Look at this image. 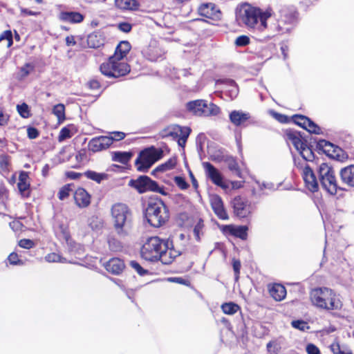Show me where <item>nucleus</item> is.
Masks as SVG:
<instances>
[{"label": "nucleus", "mask_w": 354, "mask_h": 354, "mask_svg": "<svg viewBox=\"0 0 354 354\" xmlns=\"http://www.w3.org/2000/svg\"><path fill=\"white\" fill-rule=\"evenodd\" d=\"M267 349L269 353L272 354H276L278 352L279 350V346L278 344L274 341L269 342L267 344Z\"/></svg>", "instance_id": "680f3d73"}, {"label": "nucleus", "mask_w": 354, "mask_h": 354, "mask_svg": "<svg viewBox=\"0 0 354 354\" xmlns=\"http://www.w3.org/2000/svg\"><path fill=\"white\" fill-rule=\"evenodd\" d=\"M265 30L268 31L266 37L270 39L275 36L279 35L281 29L279 27V24L276 23V21L272 23H268V20H266L265 27L262 29H259V31L260 32H263Z\"/></svg>", "instance_id": "c756f323"}, {"label": "nucleus", "mask_w": 354, "mask_h": 354, "mask_svg": "<svg viewBox=\"0 0 354 354\" xmlns=\"http://www.w3.org/2000/svg\"><path fill=\"white\" fill-rule=\"evenodd\" d=\"M310 133H315V134H320L321 133V129L320 127L316 124L313 121H312L310 119L309 120V122L308 124L307 128L306 129Z\"/></svg>", "instance_id": "8fccbe9b"}, {"label": "nucleus", "mask_w": 354, "mask_h": 354, "mask_svg": "<svg viewBox=\"0 0 354 354\" xmlns=\"http://www.w3.org/2000/svg\"><path fill=\"white\" fill-rule=\"evenodd\" d=\"M17 187L21 194L24 197H28L30 194V183H18Z\"/></svg>", "instance_id": "09e8293b"}, {"label": "nucleus", "mask_w": 354, "mask_h": 354, "mask_svg": "<svg viewBox=\"0 0 354 354\" xmlns=\"http://www.w3.org/2000/svg\"><path fill=\"white\" fill-rule=\"evenodd\" d=\"M203 167L207 177L209 178L214 184L222 188L226 187V185L223 183L222 174L213 165L208 162H203Z\"/></svg>", "instance_id": "ddd939ff"}, {"label": "nucleus", "mask_w": 354, "mask_h": 354, "mask_svg": "<svg viewBox=\"0 0 354 354\" xmlns=\"http://www.w3.org/2000/svg\"><path fill=\"white\" fill-rule=\"evenodd\" d=\"M250 44V38L246 35H241L236 39L235 44L237 46H245Z\"/></svg>", "instance_id": "6e6d98bb"}, {"label": "nucleus", "mask_w": 354, "mask_h": 354, "mask_svg": "<svg viewBox=\"0 0 354 354\" xmlns=\"http://www.w3.org/2000/svg\"><path fill=\"white\" fill-rule=\"evenodd\" d=\"M187 110L198 116L208 117L217 115L220 108L213 103H207L203 100H196L187 103Z\"/></svg>", "instance_id": "6e6552de"}, {"label": "nucleus", "mask_w": 354, "mask_h": 354, "mask_svg": "<svg viewBox=\"0 0 354 354\" xmlns=\"http://www.w3.org/2000/svg\"><path fill=\"white\" fill-rule=\"evenodd\" d=\"M198 12L201 16L214 21H220L222 18L221 11L212 3L201 4L198 8Z\"/></svg>", "instance_id": "f8f14e48"}, {"label": "nucleus", "mask_w": 354, "mask_h": 354, "mask_svg": "<svg viewBox=\"0 0 354 354\" xmlns=\"http://www.w3.org/2000/svg\"><path fill=\"white\" fill-rule=\"evenodd\" d=\"M130 266L133 268L140 276H144L148 273V270L144 269L140 263L136 261H131Z\"/></svg>", "instance_id": "3c124183"}, {"label": "nucleus", "mask_w": 354, "mask_h": 354, "mask_svg": "<svg viewBox=\"0 0 354 354\" xmlns=\"http://www.w3.org/2000/svg\"><path fill=\"white\" fill-rule=\"evenodd\" d=\"M284 21V24L292 26L296 19V13L295 10L288 6H283L279 10V18Z\"/></svg>", "instance_id": "5701e85b"}, {"label": "nucleus", "mask_w": 354, "mask_h": 354, "mask_svg": "<svg viewBox=\"0 0 354 354\" xmlns=\"http://www.w3.org/2000/svg\"><path fill=\"white\" fill-rule=\"evenodd\" d=\"M286 136L287 140L291 142L297 151H299L306 145V141H304L301 134L297 131L287 129L286 131Z\"/></svg>", "instance_id": "f3484780"}, {"label": "nucleus", "mask_w": 354, "mask_h": 354, "mask_svg": "<svg viewBox=\"0 0 354 354\" xmlns=\"http://www.w3.org/2000/svg\"><path fill=\"white\" fill-rule=\"evenodd\" d=\"M322 187L330 194H336L337 190V185L335 176V172L329 174L325 178L320 181Z\"/></svg>", "instance_id": "b1692460"}, {"label": "nucleus", "mask_w": 354, "mask_h": 354, "mask_svg": "<svg viewBox=\"0 0 354 354\" xmlns=\"http://www.w3.org/2000/svg\"><path fill=\"white\" fill-rule=\"evenodd\" d=\"M230 122L236 127L244 125L250 118V114L242 111H232L229 115Z\"/></svg>", "instance_id": "aec40b11"}, {"label": "nucleus", "mask_w": 354, "mask_h": 354, "mask_svg": "<svg viewBox=\"0 0 354 354\" xmlns=\"http://www.w3.org/2000/svg\"><path fill=\"white\" fill-rule=\"evenodd\" d=\"M176 165V158H171L165 162L158 165L152 173L154 174L156 172H165L171 170L175 167Z\"/></svg>", "instance_id": "f704fd0d"}, {"label": "nucleus", "mask_w": 354, "mask_h": 354, "mask_svg": "<svg viewBox=\"0 0 354 354\" xmlns=\"http://www.w3.org/2000/svg\"><path fill=\"white\" fill-rule=\"evenodd\" d=\"M106 270L113 274H120L125 266L122 260L119 258H112L104 265Z\"/></svg>", "instance_id": "412c9836"}, {"label": "nucleus", "mask_w": 354, "mask_h": 354, "mask_svg": "<svg viewBox=\"0 0 354 354\" xmlns=\"http://www.w3.org/2000/svg\"><path fill=\"white\" fill-rule=\"evenodd\" d=\"M167 136L180 138L183 140V144H185L187 138L189 136L191 129L187 127H181L178 124H174L169 127L167 129Z\"/></svg>", "instance_id": "dca6fc26"}, {"label": "nucleus", "mask_w": 354, "mask_h": 354, "mask_svg": "<svg viewBox=\"0 0 354 354\" xmlns=\"http://www.w3.org/2000/svg\"><path fill=\"white\" fill-rule=\"evenodd\" d=\"M72 127L66 126L63 127L59 133L58 141L62 142L66 139H69L73 136Z\"/></svg>", "instance_id": "58836bf2"}, {"label": "nucleus", "mask_w": 354, "mask_h": 354, "mask_svg": "<svg viewBox=\"0 0 354 354\" xmlns=\"http://www.w3.org/2000/svg\"><path fill=\"white\" fill-rule=\"evenodd\" d=\"M129 185L135 188L139 193L151 191L165 196L167 194L163 187H160L156 181L152 180L147 176H141L137 179H131Z\"/></svg>", "instance_id": "1a4fd4ad"}, {"label": "nucleus", "mask_w": 354, "mask_h": 354, "mask_svg": "<svg viewBox=\"0 0 354 354\" xmlns=\"http://www.w3.org/2000/svg\"><path fill=\"white\" fill-rule=\"evenodd\" d=\"M276 23H279V27L281 29V31H280V35H283V34H285L286 32H290V30L292 28V26L284 24V21H283L280 19H278L277 20H276Z\"/></svg>", "instance_id": "bf43d9fd"}, {"label": "nucleus", "mask_w": 354, "mask_h": 354, "mask_svg": "<svg viewBox=\"0 0 354 354\" xmlns=\"http://www.w3.org/2000/svg\"><path fill=\"white\" fill-rule=\"evenodd\" d=\"M248 227L246 226L234 227L232 225H225L223 232L231 235L239 237L241 239H245L247 236Z\"/></svg>", "instance_id": "bb28decb"}, {"label": "nucleus", "mask_w": 354, "mask_h": 354, "mask_svg": "<svg viewBox=\"0 0 354 354\" xmlns=\"http://www.w3.org/2000/svg\"><path fill=\"white\" fill-rule=\"evenodd\" d=\"M133 156V153L127 151H115L112 153V160L126 165Z\"/></svg>", "instance_id": "72a5a7b5"}, {"label": "nucleus", "mask_w": 354, "mask_h": 354, "mask_svg": "<svg viewBox=\"0 0 354 354\" xmlns=\"http://www.w3.org/2000/svg\"><path fill=\"white\" fill-rule=\"evenodd\" d=\"M90 227L97 232L101 230L104 227L103 219L98 216H93L90 221Z\"/></svg>", "instance_id": "37998d69"}, {"label": "nucleus", "mask_w": 354, "mask_h": 354, "mask_svg": "<svg viewBox=\"0 0 354 354\" xmlns=\"http://www.w3.org/2000/svg\"><path fill=\"white\" fill-rule=\"evenodd\" d=\"M28 137L30 139H35L38 137L39 131L35 127H28L27 129Z\"/></svg>", "instance_id": "338daca9"}, {"label": "nucleus", "mask_w": 354, "mask_h": 354, "mask_svg": "<svg viewBox=\"0 0 354 354\" xmlns=\"http://www.w3.org/2000/svg\"><path fill=\"white\" fill-rule=\"evenodd\" d=\"M174 182L176 185L181 189L184 190L189 187V184L186 182L185 179L181 176H175Z\"/></svg>", "instance_id": "864d4df0"}, {"label": "nucleus", "mask_w": 354, "mask_h": 354, "mask_svg": "<svg viewBox=\"0 0 354 354\" xmlns=\"http://www.w3.org/2000/svg\"><path fill=\"white\" fill-rule=\"evenodd\" d=\"M63 236L65 239L68 249L71 254L78 259L80 261H69L68 263L77 264L87 268V262L82 259V257L85 254V249L83 245L80 243L74 242L71 238L67 232H63Z\"/></svg>", "instance_id": "9d476101"}, {"label": "nucleus", "mask_w": 354, "mask_h": 354, "mask_svg": "<svg viewBox=\"0 0 354 354\" xmlns=\"http://www.w3.org/2000/svg\"><path fill=\"white\" fill-rule=\"evenodd\" d=\"M218 83L223 84L228 87L227 91L232 98H234L238 95L239 87L236 82L231 79H223L217 81Z\"/></svg>", "instance_id": "2f4dec72"}, {"label": "nucleus", "mask_w": 354, "mask_h": 354, "mask_svg": "<svg viewBox=\"0 0 354 354\" xmlns=\"http://www.w3.org/2000/svg\"><path fill=\"white\" fill-rule=\"evenodd\" d=\"M35 68V64L33 63H26L20 69L21 77L22 78L28 76L32 71H34Z\"/></svg>", "instance_id": "a18cd8bd"}, {"label": "nucleus", "mask_w": 354, "mask_h": 354, "mask_svg": "<svg viewBox=\"0 0 354 354\" xmlns=\"http://www.w3.org/2000/svg\"><path fill=\"white\" fill-rule=\"evenodd\" d=\"M74 199L76 205L80 207L88 206V193L82 187H79L75 192Z\"/></svg>", "instance_id": "393cba45"}, {"label": "nucleus", "mask_w": 354, "mask_h": 354, "mask_svg": "<svg viewBox=\"0 0 354 354\" xmlns=\"http://www.w3.org/2000/svg\"><path fill=\"white\" fill-rule=\"evenodd\" d=\"M339 174L343 183L349 187H354V165L342 168Z\"/></svg>", "instance_id": "4be33fe9"}, {"label": "nucleus", "mask_w": 354, "mask_h": 354, "mask_svg": "<svg viewBox=\"0 0 354 354\" xmlns=\"http://www.w3.org/2000/svg\"><path fill=\"white\" fill-rule=\"evenodd\" d=\"M111 145V138L109 136H100L90 140V150L94 152L107 149Z\"/></svg>", "instance_id": "6ab92c4d"}, {"label": "nucleus", "mask_w": 354, "mask_h": 354, "mask_svg": "<svg viewBox=\"0 0 354 354\" xmlns=\"http://www.w3.org/2000/svg\"><path fill=\"white\" fill-rule=\"evenodd\" d=\"M72 192L71 185L68 184L63 186L58 192V198L60 200H64L68 198Z\"/></svg>", "instance_id": "49530a36"}, {"label": "nucleus", "mask_w": 354, "mask_h": 354, "mask_svg": "<svg viewBox=\"0 0 354 354\" xmlns=\"http://www.w3.org/2000/svg\"><path fill=\"white\" fill-rule=\"evenodd\" d=\"M8 260L9 261L10 263L12 265H22L23 264V261L19 259L17 254L15 253V252L11 253L8 256Z\"/></svg>", "instance_id": "13d9d810"}, {"label": "nucleus", "mask_w": 354, "mask_h": 354, "mask_svg": "<svg viewBox=\"0 0 354 354\" xmlns=\"http://www.w3.org/2000/svg\"><path fill=\"white\" fill-rule=\"evenodd\" d=\"M115 5L122 10H137L139 7L137 0H115Z\"/></svg>", "instance_id": "7c9ffc66"}, {"label": "nucleus", "mask_w": 354, "mask_h": 354, "mask_svg": "<svg viewBox=\"0 0 354 354\" xmlns=\"http://www.w3.org/2000/svg\"><path fill=\"white\" fill-rule=\"evenodd\" d=\"M306 351L308 354H321L319 348L313 344H308Z\"/></svg>", "instance_id": "69168bd1"}, {"label": "nucleus", "mask_w": 354, "mask_h": 354, "mask_svg": "<svg viewBox=\"0 0 354 354\" xmlns=\"http://www.w3.org/2000/svg\"><path fill=\"white\" fill-rule=\"evenodd\" d=\"M107 178V174H99L95 171H90V179L96 181L100 183L102 180Z\"/></svg>", "instance_id": "5fc2aeb1"}, {"label": "nucleus", "mask_w": 354, "mask_h": 354, "mask_svg": "<svg viewBox=\"0 0 354 354\" xmlns=\"http://www.w3.org/2000/svg\"><path fill=\"white\" fill-rule=\"evenodd\" d=\"M180 252L174 248L172 241L162 239L158 236H151L147 239L140 250L141 257L148 261H160L163 264L169 265Z\"/></svg>", "instance_id": "f257e3e1"}, {"label": "nucleus", "mask_w": 354, "mask_h": 354, "mask_svg": "<svg viewBox=\"0 0 354 354\" xmlns=\"http://www.w3.org/2000/svg\"><path fill=\"white\" fill-rule=\"evenodd\" d=\"M34 242L30 239H21L19 242V245L25 249H30L34 246Z\"/></svg>", "instance_id": "052dcab7"}, {"label": "nucleus", "mask_w": 354, "mask_h": 354, "mask_svg": "<svg viewBox=\"0 0 354 354\" xmlns=\"http://www.w3.org/2000/svg\"><path fill=\"white\" fill-rule=\"evenodd\" d=\"M108 244L109 249L113 252H120L122 251L123 248L122 243L115 239V237H109L108 239Z\"/></svg>", "instance_id": "ea45409f"}, {"label": "nucleus", "mask_w": 354, "mask_h": 354, "mask_svg": "<svg viewBox=\"0 0 354 354\" xmlns=\"http://www.w3.org/2000/svg\"><path fill=\"white\" fill-rule=\"evenodd\" d=\"M53 113L57 116L58 120L63 121L65 119V107L62 104H58L54 106Z\"/></svg>", "instance_id": "79ce46f5"}, {"label": "nucleus", "mask_w": 354, "mask_h": 354, "mask_svg": "<svg viewBox=\"0 0 354 354\" xmlns=\"http://www.w3.org/2000/svg\"><path fill=\"white\" fill-rule=\"evenodd\" d=\"M102 93L100 82L95 80H90V101L95 102Z\"/></svg>", "instance_id": "473e14b6"}, {"label": "nucleus", "mask_w": 354, "mask_h": 354, "mask_svg": "<svg viewBox=\"0 0 354 354\" xmlns=\"http://www.w3.org/2000/svg\"><path fill=\"white\" fill-rule=\"evenodd\" d=\"M301 157L305 161L312 162L315 158L314 153L313 150L307 146L305 145L299 151Z\"/></svg>", "instance_id": "a19ab883"}, {"label": "nucleus", "mask_w": 354, "mask_h": 354, "mask_svg": "<svg viewBox=\"0 0 354 354\" xmlns=\"http://www.w3.org/2000/svg\"><path fill=\"white\" fill-rule=\"evenodd\" d=\"M101 73L108 77L118 78L128 74L131 68L124 61L109 57L108 61L100 66Z\"/></svg>", "instance_id": "0eeeda50"}, {"label": "nucleus", "mask_w": 354, "mask_h": 354, "mask_svg": "<svg viewBox=\"0 0 354 354\" xmlns=\"http://www.w3.org/2000/svg\"><path fill=\"white\" fill-rule=\"evenodd\" d=\"M17 109L19 114L24 118L30 117V110L28 104L23 103L17 106Z\"/></svg>", "instance_id": "de8ad7c7"}, {"label": "nucleus", "mask_w": 354, "mask_h": 354, "mask_svg": "<svg viewBox=\"0 0 354 354\" xmlns=\"http://www.w3.org/2000/svg\"><path fill=\"white\" fill-rule=\"evenodd\" d=\"M272 15L271 8L265 11L249 4H243L236 10V21L241 26L248 30L262 29L265 27L266 20H268Z\"/></svg>", "instance_id": "f03ea898"}, {"label": "nucleus", "mask_w": 354, "mask_h": 354, "mask_svg": "<svg viewBox=\"0 0 354 354\" xmlns=\"http://www.w3.org/2000/svg\"><path fill=\"white\" fill-rule=\"evenodd\" d=\"M131 44L127 41H120L115 48V53L111 57L124 61V58L131 50Z\"/></svg>", "instance_id": "a878e982"}, {"label": "nucleus", "mask_w": 354, "mask_h": 354, "mask_svg": "<svg viewBox=\"0 0 354 354\" xmlns=\"http://www.w3.org/2000/svg\"><path fill=\"white\" fill-rule=\"evenodd\" d=\"M59 19L61 21L70 23H80L84 19V17L77 12H62L59 14Z\"/></svg>", "instance_id": "c85d7f7f"}, {"label": "nucleus", "mask_w": 354, "mask_h": 354, "mask_svg": "<svg viewBox=\"0 0 354 354\" xmlns=\"http://www.w3.org/2000/svg\"><path fill=\"white\" fill-rule=\"evenodd\" d=\"M225 162L227 165L228 169L236 174L237 176L240 174V169L236 159L232 156H227Z\"/></svg>", "instance_id": "4c0bfd02"}, {"label": "nucleus", "mask_w": 354, "mask_h": 354, "mask_svg": "<svg viewBox=\"0 0 354 354\" xmlns=\"http://www.w3.org/2000/svg\"><path fill=\"white\" fill-rule=\"evenodd\" d=\"M87 159V152L85 149H82L79 151L78 153L76 155V160L78 162H84Z\"/></svg>", "instance_id": "774afa93"}, {"label": "nucleus", "mask_w": 354, "mask_h": 354, "mask_svg": "<svg viewBox=\"0 0 354 354\" xmlns=\"http://www.w3.org/2000/svg\"><path fill=\"white\" fill-rule=\"evenodd\" d=\"M45 259L46 261L49 263H55V262H60V263H67L68 261L64 257H62L59 254L57 253H50L47 254L45 257Z\"/></svg>", "instance_id": "c03bdc74"}, {"label": "nucleus", "mask_w": 354, "mask_h": 354, "mask_svg": "<svg viewBox=\"0 0 354 354\" xmlns=\"http://www.w3.org/2000/svg\"><path fill=\"white\" fill-rule=\"evenodd\" d=\"M221 309L225 314L234 315L240 309V307L233 302H228L222 304Z\"/></svg>", "instance_id": "e433bc0d"}, {"label": "nucleus", "mask_w": 354, "mask_h": 354, "mask_svg": "<svg viewBox=\"0 0 354 354\" xmlns=\"http://www.w3.org/2000/svg\"><path fill=\"white\" fill-rule=\"evenodd\" d=\"M203 227H204L203 221L202 219H200L194 227V234L195 239L197 241H200V239H201L200 235L203 230Z\"/></svg>", "instance_id": "603ef678"}, {"label": "nucleus", "mask_w": 354, "mask_h": 354, "mask_svg": "<svg viewBox=\"0 0 354 354\" xmlns=\"http://www.w3.org/2000/svg\"><path fill=\"white\" fill-rule=\"evenodd\" d=\"M234 212L239 218H245L252 210V206L248 201L241 196L235 197L232 202Z\"/></svg>", "instance_id": "9b49d317"}, {"label": "nucleus", "mask_w": 354, "mask_h": 354, "mask_svg": "<svg viewBox=\"0 0 354 354\" xmlns=\"http://www.w3.org/2000/svg\"><path fill=\"white\" fill-rule=\"evenodd\" d=\"M118 29L123 32H129L131 30L132 25L128 22H122L118 24Z\"/></svg>", "instance_id": "0e129e2a"}, {"label": "nucleus", "mask_w": 354, "mask_h": 354, "mask_svg": "<svg viewBox=\"0 0 354 354\" xmlns=\"http://www.w3.org/2000/svg\"><path fill=\"white\" fill-rule=\"evenodd\" d=\"M303 179L307 188L312 192L318 190V183L313 169L308 164H306L304 168V172L301 173Z\"/></svg>", "instance_id": "4468645a"}, {"label": "nucleus", "mask_w": 354, "mask_h": 354, "mask_svg": "<svg viewBox=\"0 0 354 354\" xmlns=\"http://www.w3.org/2000/svg\"><path fill=\"white\" fill-rule=\"evenodd\" d=\"M333 172H334L333 168L330 167L327 163H325V162L322 163L319 165V169H318L319 180L321 181L322 180L324 179V178H325L326 177H327L329 174H332Z\"/></svg>", "instance_id": "c9c22d12"}, {"label": "nucleus", "mask_w": 354, "mask_h": 354, "mask_svg": "<svg viewBox=\"0 0 354 354\" xmlns=\"http://www.w3.org/2000/svg\"><path fill=\"white\" fill-rule=\"evenodd\" d=\"M145 216L151 226L159 227L169 220V211L161 199L151 200L146 208Z\"/></svg>", "instance_id": "39448f33"}, {"label": "nucleus", "mask_w": 354, "mask_h": 354, "mask_svg": "<svg viewBox=\"0 0 354 354\" xmlns=\"http://www.w3.org/2000/svg\"><path fill=\"white\" fill-rule=\"evenodd\" d=\"M292 327L302 331H304L306 329H308L309 328L308 324L302 320H296L292 322Z\"/></svg>", "instance_id": "4d7b16f0"}, {"label": "nucleus", "mask_w": 354, "mask_h": 354, "mask_svg": "<svg viewBox=\"0 0 354 354\" xmlns=\"http://www.w3.org/2000/svg\"><path fill=\"white\" fill-rule=\"evenodd\" d=\"M310 297L312 304L321 309L337 310L343 306L339 295L329 288H314L310 292Z\"/></svg>", "instance_id": "7ed1b4c3"}, {"label": "nucleus", "mask_w": 354, "mask_h": 354, "mask_svg": "<svg viewBox=\"0 0 354 354\" xmlns=\"http://www.w3.org/2000/svg\"><path fill=\"white\" fill-rule=\"evenodd\" d=\"M210 204L215 214L222 220L228 219V215L224 208L223 203L221 196L217 194H212L209 197Z\"/></svg>", "instance_id": "2eb2a0df"}, {"label": "nucleus", "mask_w": 354, "mask_h": 354, "mask_svg": "<svg viewBox=\"0 0 354 354\" xmlns=\"http://www.w3.org/2000/svg\"><path fill=\"white\" fill-rule=\"evenodd\" d=\"M104 43L105 38L101 34L94 32L90 35V48H100V53L102 55H107L109 50Z\"/></svg>", "instance_id": "a211bd4d"}, {"label": "nucleus", "mask_w": 354, "mask_h": 354, "mask_svg": "<svg viewBox=\"0 0 354 354\" xmlns=\"http://www.w3.org/2000/svg\"><path fill=\"white\" fill-rule=\"evenodd\" d=\"M113 227L120 236L127 235L131 221V212L124 203L114 204L111 209Z\"/></svg>", "instance_id": "20e7f679"}, {"label": "nucleus", "mask_w": 354, "mask_h": 354, "mask_svg": "<svg viewBox=\"0 0 354 354\" xmlns=\"http://www.w3.org/2000/svg\"><path fill=\"white\" fill-rule=\"evenodd\" d=\"M232 266L235 274V279L236 280H238L241 266L240 261L234 259L232 261Z\"/></svg>", "instance_id": "e2e57ef3"}, {"label": "nucleus", "mask_w": 354, "mask_h": 354, "mask_svg": "<svg viewBox=\"0 0 354 354\" xmlns=\"http://www.w3.org/2000/svg\"><path fill=\"white\" fill-rule=\"evenodd\" d=\"M270 296L276 301L283 300L286 295V288L279 283H274L269 288Z\"/></svg>", "instance_id": "cd10ccee"}, {"label": "nucleus", "mask_w": 354, "mask_h": 354, "mask_svg": "<svg viewBox=\"0 0 354 354\" xmlns=\"http://www.w3.org/2000/svg\"><path fill=\"white\" fill-rule=\"evenodd\" d=\"M163 151L154 147L141 151L135 160V165L138 171L147 172L158 160L162 158Z\"/></svg>", "instance_id": "423d86ee"}]
</instances>
